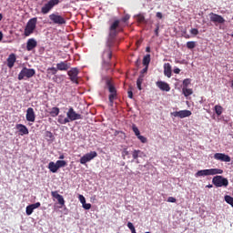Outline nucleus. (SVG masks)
<instances>
[{
  "instance_id": "f257e3e1",
  "label": "nucleus",
  "mask_w": 233,
  "mask_h": 233,
  "mask_svg": "<svg viewBox=\"0 0 233 233\" xmlns=\"http://www.w3.org/2000/svg\"><path fill=\"white\" fill-rule=\"evenodd\" d=\"M221 174H224L223 168H205L203 170H198L195 177L198 178L199 177L216 175V177H214L212 179L214 186H216V187H228L229 184L228 179V177H222Z\"/></svg>"
},
{
  "instance_id": "f03ea898",
  "label": "nucleus",
  "mask_w": 233,
  "mask_h": 233,
  "mask_svg": "<svg viewBox=\"0 0 233 233\" xmlns=\"http://www.w3.org/2000/svg\"><path fill=\"white\" fill-rule=\"evenodd\" d=\"M121 32H124V25H122L119 19H115V21L111 22L109 25L108 45H113L114 46L116 44V35Z\"/></svg>"
},
{
  "instance_id": "7ed1b4c3",
  "label": "nucleus",
  "mask_w": 233,
  "mask_h": 233,
  "mask_svg": "<svg viewBox=\"0 0 233 233\" xmlns=\"http://www.w3.org/2000/svg\"><path fill=\"white\" fill-rule=\"evenodd\" d=\"M113 45H109V35H107V40L106 42V48L103 51L102 59H103V66L106 69L110 68L111 66V59L113 56Z\"/></svg>"
},
{
  "instance_id": "20e7f679",
  "label": "nucleus",
  "mask_w": 233,
  "mask_h": 233,
  "mask_svg": "<svg viewBox=\"0 0 233 233\" xmlns=\"http://www.w3.org/2000/svg\"><path fill=\"white\" fill-rule=\"evenodd\" d=\"M106 85L110 93L108 96V100H109L111 106H113L114 100L117 97L116 87L115 86L114 82L111 78H107V80L106 81Z\"/></svg>"
},
{
  "instance_id": "39448f33",
  "label": "nucleus",
  "mask_w": 233,
  "mask_h": 233,
  "mask_svg": "<svg viewBox=\"0 0 233 233\" xmlns=\"http://www.w3.org/2000/svg\"><path fill=\"white\" fill-rule=\"evenodd\" d=\"M36 25H37V17H32V19H29V21H27V24L25 25L24 35L26 36L33 35V33L36 28Z\"/></svg>"
},
{
  "instance_id": "423d86ee",
  "label": "nucleus",
  "mask_w": 233,
  "mask_h": 233,
  "mask_svg": "<svg viewBox=\"0 0 233 233\" xmlns=\"http://www.w3.org/2000/svg\"><path fill=\"white\" fill-rule=\"evenodd\" d=\"M35 74H36L35 69L26 68V66H25L18 74V80L31 79V77H34Z\"/></svg>"
},
{
  "instance_id": "0eeeda50",
  "label": "nucleus",
  "mask_w": 233,
  "mask_h": 233,
  "mask_svg": "<svg viewBox=\"0 0 233 233\" xmlns=\"http://www.w3.org/2000/svg\"><path fill=\"white\" fill-rule=\"evenodd\" d=\"M59 3H60V0H50L46 2V4H44L43 6H41V13L43 15H47V13H50L51 10H53V8L56 5H58Z\"/></svg>"
},
{
  "instance_id": "6e6552de",
  "label": "nucleus",
  "mask_w": 233,
  "mask_h": 233,
  "mask_svg": "<svg viewBox=\"0 0 233 233\" xmlns=\"http://www.w3.org/2000/svg\"><path fill=\"white\" fill-rule=\"evenodd\" d=\"M49 19L57 25H65L66 24V17L59 15V13H52L49 15Z\"/></svg>"
},
{
  "instance_id": "1a4fd4ad",
  "label": "nucleus",
  "mask_w": 233,
  "mask_h": 233,
  "mask_svg": "<svg viewBox=\"0 0 233 233\" xmlns=\"http://www.w3.org/2000/svg\"><path fill=\"white\" fill-rule=\"evenodd\" d=\"M66 116L68 123H70V121L82 120L83 118V116L81 114H77L74 107H69L68 111L66 112Z\"/></svg>"
},
{
  "instance_id": "9d476101",
  "label": "nucleus",
  "mask_w": 233,
  "mask_h": 233,
  "mask_svg": "<svg viewBox=\"0 0 233 233\" xmlns=\"http://www.w3.org/2000/svg\"><path fill=\"white\" fill-rule=\"evenodd\" d=\"M97 157V152L96 150L89 152L88 154L83 155V157L80 158V164L81 165H86L89 161L96 158Z\"/></svg>"
},
{
  "instance_id": "9b49d317",
  "label": "nucleus",
  "mask_w": 233,
  "mask_h": 233,
  "mask_svg": "<svg viewBox=\"0 0 233 233\" xmlns=\"http://www.w3.org/2000/svg\"><path fill=\"white\" fill-rule=\"evenodd\" d=\"M67 74L69 76V79L71 80V82L76 83V84L79 83V81H78L79 69L78 68H71V69H69Z\"/></svg>"
},
{
  "instance_id": "f8f14e48",
  "label": "nucleus",
  "mask_w": 233,
  "mask_h": 233,
  "mask_svg": "<svg viewBox=\"0 0 233 233\" xmlns=\"http://www.w3.org/2000/svg\"><path fill=\"white\" fill-rule=\"evenodd\" d=\"M171 116L180 118L190 117V116H192V111H188L187 109H185L184 111H174L171 112Z\"/></svg>"
},
{
  "instance_id": "ddd939ff",
  "label": "nucleus",
  "mask_w": 233,
  "mask_h": 233,
  "mask_svg": "<svg viewBox=\"0 0 233 233\" xmlns=\"http://www.w3.org/2000/svg\"><path fill=\"white\" fill-rule=\"evenodd\" d=\"M210 21L214 24H224L226 21L221 15H217L216 13H210Z\"/></svg>"
},
{
  "instance_id": "4468645a",
  "label": "nucleus",
  "mask_w": 233,
  "mask_h": 233,
  "mask_svg": "<svg viewBox=\"0 0 233 233\" xmlns=\"http://www.w3.org/2000/svg\"><path fill=\"white\" fill-rule=\"evenodd\" d=\"M57 71H67L70 68L71 64H68L67 60H64L56 64Z\"/></svg>"
},
{
  "instance_id": "2eb2a0df",
  "label": "nucleus",
  "mask_w": 233,
  "mask_h": 233,
  "mask_svg": "<svg viewBox=\"0 0 233 233\" xmlns=\"http://www.w3.org/2000/svg\"><path fill=\"white\" fill-rule=\"evenodd\" d=\"M214 158L218 159L219 161H225L226 163H229L231 161L229 155L226 154H215Z\"/></svg>"
},
{
  "instance_id": "dca6fc26",
  "label": "nucleus",
  "mask_w": 233,
  "mask_h": 233,
  "mask_svg": "<svg viewBox=\"0 0 233 233\" xmlns=\"http://www.w3.org/2000/svg\"><path fill=\"white\" fill-rule=\"evenodd\" d=\"M37 46V40L31 38L28 39L26 42V50L27 51H32L35 50V48H36Z\"/></svg>"
},
{
  "instance_id": "f3484780",
  "label": "nucleus",
  "mask_w": 233,
  "mask_h": 233,
  "mask_svg": "<svg viewBox=\"0 0 233 233\" xmlns=\"http://www.w3.org/2000/svg\"><path fill=\"white\" fill-rule=\"evenodd\" d=\"M41 206V202H35V204H30L29 206L26 207L25 212L27 216L32 215L34 210L35 208H38V207Z\"/></svg>"
},
{
  "instance_id": "a211bd4d",
  "label": "nucleus",
  "mask_w": 233,
  "mask_h": 233,
  "mask_svg": "<svg viewBox=\"0 0 233 233\" xmlns=\"http://www.w3.org/2000/svg\"><path fill=\"white\" fill-rule=\"evenodd\" d=\"M157 86H158V88L161 91H166V92H168L171 89L170 85H168V83L163 82V81L157 82Z\"/></svg>"
},
{
  "instance_id": "6ab92c4d",
  "label": "nucleus",
  "mask_w": 233,
  "mask_h": 233,
  "mask_svg": "<svg viewBox=\"0 0 233 233\" xmlns=\"http://www.w3.org/2000/svg\"><path fill=\"white\" fill-rule=\"evenodd\" d=\"M25 117L27 121L34 122L35 120V114L33 107H27Z\"/></svg>"
},
{
  "instance_id": "aec40b11",
  "label": "nucleus",
  "mask_w": 233,
  "mask_h": 233,
  "mask_svg": "<svg viewBox=\"0 0 233 233\" xmlns=\"http://www.w3.org/2000/svg\"><path fill=\"white\" fill-rule=\"evenodd\" d=\"M51 195L53 198H56L58 201V204H60V206H65L66 201H65V198L62 197V195H60L57 191L55 192H51Z\"/></svg>"
},
{
  "instance_id": "412c9836",
  "label": "nucleus",
  "mask_w": 233,
  "mask_h": 233,
  "mask_svg": "<svg viewBox=\"0 0 233 233\" xmlns=\"http://www.w3.org/2000/svg\"><path fill=\"white\" fill-rule=\"evenodd\" d=\"M15 127L19 131L21 136H26L29 134L28 127H26V126L25 125L19 124V125H16Z\"/></svg>"
},
{
  "instance_id": "4be33fe9",
  "label": "nucleus",
  "mask_w": 233,
  "mask_h": 233,
  "mask_svg": "<svg viewBox=\"0 0 233 233\" xmlns=\"http://www.w3.org/2000/svg\"><path fill=\"white\" fill-rule=\"evenodd\" d=\"M15 62H16L15 55H14V54L9 55L8 57H7V66H8V68H13Z\"/></svg>"
},
{
  "instance_id": "5701e85b",
  "label": "nucleus",
  "mask_w": 233,
  "mask_h": 233,
  "mask_svg": "<svg viewBox=\"0 0 233 233\" xmlns=\"http://www.w3.org/2000/svg\"><path fill=\"white\" fill-rule=\"evenodd\" d=\"M164 75L168 78L172 77V66L170 64L164 65Z\"/></svg>"
},
{
  "instance_id": "b1692460",
  "label": "nucleus",
  "mask_w": 233,
  "mask_h": 233,
  "mask_svg": "<svg viewBox=\"0 0 233 233\" xmlns=\"http://www.w3.org/2000/svg\"><path fill=\"white\" fill-rule=\"evenodd\" d=\"M48 168L49 170L53 173V174H56L57 172V161L56 163H54V161H51L48 164Z\"/></svg>"
},
{
  "instance_id": "393cba45",
  "label": "nucleus",
  "mask_w": 233,
  "mask_h": 233,
  "mask_svg": "<svg viewBox=\"0 0 233 233\" xmlns=\"http://www.w3.org/2000/svg\"><path fill=\"white\" fill-rule=\"evenodd\" d=\"M59 113H60V109L57 106L52 107L51 111H49L51 117H57V116H59Z\"/></svg>"
},
{
  "instance_id": "a878e982",
  "label": "nucleus",
  "mask_w": 233,
  "mask_h": 233,
  "mask_svg": "<svg viewBox=\"0 0 233 233\" xmlns=\"http://www.w3.org/2000/svg\"><path fill=\"white\" fill-rule=\"evenodd\" d=\"M182 93L184 94L185 97H188V96H192L193 89L189 87H182Z\"/></svg>"
},
{
  "instance_id": "bb28decb",
  "label": "nucleus",
  "mask_w": 233,
  "mask_h": 233,
  "mask_svg": "<svg viewBox=\"0 0 233 233\" xmlns=\"http://www.w3.org/2000/svg\"><path fill=\"white\" fill-rule=\"evenodd\" d=\"M57 121L60 125H66V123H69L68 116L65 117V116H58Z\"/></svg>"
},
{
  "instance_id": "cd10ccee",
  "label": "nucleus",
  "mask_w": 233,
  "mask_h": 233,
  "mask_svg": "<svg viewBox=\"0 0 233 233\" xmlns=\"http://www.w3.org/2000/svg\"><path fill=\"white\" fill-rule=\"evenodd\" d=\"M150 55H147L143 57V65H145L147 66V68L148 69V65L150 64Z\"/></svg>"
},
{
  "instance_id": "c85d7f7f",
  "label": "nucleus",
  "mask_w": 233,
  "mask_h": 233,
  "mask_svg": "<svg viewBox=\"0 0 233 233\" xmlns=\"http://www.w3.org/2000/svg\"><path fill=\"white\" fill-rule=\"evenodd\" d=\"M143 79H144V76H142L141 73H140V76L137 80V86L139 90L142 89Z\"/></svg>"
},
{
  "instance_id": "c756f323",
  "label": "nucleus",
  "mask_w": 233,
  "mask_h": 233,
  "mask_svg": "<svg viewBox=\"0 0 233 233\" xmlns=\"http://www.w3.org/2000/svg\"><path fill=\"white\" fill-rule=\"evenodd\" d=\"M142 154H143L142 150H139V149H135L132 152L134 159H138V157H141Z\"/></svg>"
},
{
  "instance_id": "7c9ffc66",
  "label": "nucleus",
  "mask_w": 233,
  "mask_h": 233,
  "mask_svg": "<svg viewBox=\"0 0 233 233\" xmlns=\"http://www.w3.org/2000/svg\"><path fill=\"white\" fill-rule=\"evenodd\" d=\"M215 113L217 114V116H221V114H223V106H221V105H216Z\"/></svg>"
},
{
  "instance_id": "2f4dec72",
  "label": "nucleus",
  "mask_w": 233,
  "mask_h": 233,
  "mask_svg": "<svg viewBox=\"0 0 233 233\" xmlns=\"http://www.w3.org/2000/svg\"><path fill=\"white\" fill-rule=\"evenodd\" d=\"M56 166H57V170H58V168H60V167H65L66 166V161L62 160V159L59 158V159L56 161Z\"/></svg>"
},
{
  "instance_id": "473e14b6",
  "label": "nucleus",
  "mask_w": 233,
  "mask_h": 233,
  "mask_svg": "<svg viewBox=\"0 0 233 233\" xmlns=\"http://www.w3.org/2000/svg\"><path fill=\"white\" fill-rule=\"evenodd\" d=\"M196 42H194L193 40L187 42V46L189 50H193V48H196Z\"/></svg>"
},
{
  "instance_id": "72a5a7b5",
  "label": "nucleus",
  "mask_w": 233,
  "mask_h": 233,
  "mask_svg": "<svg viewBox=\"0 0 233 233\" xmlns=\"http://www.w3.org/2000/svg\"><path fill=\"white\" fill-rule=\"evenodd\" d=\"M225 201H226V203H228L231 207H233V197H230L229 195H226L225 196Z\"/></svg>"
},
{
  "instance_id": "f704fd0d",
  "label": "nucleus",
  "mask_w": 233,
  "mask_h": 233,
  "mask_svg": "<svg viewBox=\"0 0 233 233\" xmlns=\"http://www.w3.org/2000/svg\"><path fill=\"white\" fill-rule=\"evenodd\" d=\"M132 129H133V132L135 133V136H137V138H139L140 130L138 129L137 126L132 125Z\"/></svg>"
},
{
  "instance_id": "c9c22d12",
  "label": "nucleus",
  "mask_w": 233,
  "mask_h": 233,
  "mask_svg": "<svg viewBox=\"0 0 233 233\" xmlns=\"http://www.w3.org/2000/svg\"><path fill=\"white\" fill-rule=\"evenodd\" d=\"M129 155H130V152L127 149V147H124V149L122 150V157H123V159H126L127 157H129Z\"/></svg>"
},
{
  "instance_id": "e433bc0d",
  "label": "nucleus",
  "mask_w": 233,
  "mask_h": 233,
  "mask_svg": "<svg viewBox=\"0 0 233 233\" xmlns=\"http://www.w3.org/2000/svg\"><path fill=\"white\" fill-rule=\"evenodd\" d=\"M47 74H52L53 76L57 74V66L56 68L55 66H52L51 68H47Z\"/></svg>"
},
{
  "instance_id": "4c0bfd02",
  "label": "nucleus",
  "mask_w": 233,
  "mask_h": 233,
  "mask_svg": "<svg viewBox=\"0 0 233 233\" xmlns=\"http://www.w3.org/2000/svg\"><path fill=\"white\" fill-rule=\"evenodd\" d=\"M191 83V78H185L183 81V88H187Z\"/></svg>"
},
{
  "instance_id": "58836bf2",
  "label": "nucleus",
  "mask_w": 233,
  "mask_h": 233,
  "mask_svg": "<svg viewBox=\"0 0 233 233\" xmlns=\"http://www.w3.org/2000/svg\"><path fill=\"white\" fill-rule=\"evenodd\" d=\"M138 140H140L141 143H147V137H144L143 135H141L140 132H139V136H138Z\"/></svg>"
},
{
  "instance_id": "ea45409f",
  "label": "nucleus",
  "mask_w": 233,
  "mask_h": 233,
  "mask_svg": "<svg viewBox=\"0 0 233 233\" xmlns=\"http://www.w3.org/2000/svg\"><path fill=\"white\" fill-rule=\"evenodd\" d=\"M137 21L139 22V23L146 22L144 15H137Z\"/></svg>"
},
{
  "instance_id": "a19ab883",
  "label": "nucleus",
  "mask_w": 233,
  "mask_h": 233,
  "mask_svg": "<svg viewBox=\"0 0 233 233\" xmlns=\"http://www.w3.org/2000/svg\"><path fill=\"white\" fill-rule=\"evenodd\" d=\"M78 199H79L80 203H82L83 208H85L86 198L83 195H79Z\"/></svg>"
},
{
  "instance_id": "79ce46f5",
  "label": "nucleus",
  "mask_w": 233,
  "mask_h": 233,
  "mask_svg": "<svg viewBox=\"0 0 233 233\" xmlns=\"http://www.w3.org/2000/svg\"><path fill=\"white\" fill-rule=\"evenodd\" d=\"M46 137L49 138V139H52V138H54V134H52V132L50 130H46Z\"/></svg>"
},
{
  "instance_id": "37998d69",
  "label": "nucleus",
  "mask_w": 233,
  "mask_h": 233,
  "mask_svg": "<svg viewBox=\"0 0 233 233\" xmlns=\"http://www.w3.org/2000/svg\"><path fill=\"white\" fill-rule=\"evenodd\" d=\"M127 227H128L129 230H131V233H134L135 227H134L133 222H127Z\"/></svg>"
},
{
  "instance_id": "c03bdc74",
  "label": "nucleus",
  "mask_w": 233,
  "mask_h": 233,
  "mask_svg": "<svg viewBox=\"0 0 233 233\" xmlns=\"http://www.w3.org/2000/svg\"><path fill=\"white\" fill-rule=\"evenodd\" d=\"M190 33L193 35H198L199 31L198 30V28H191Z\"/></svg>"
},
{
  "instance_id": "a18cd8bd",
  "label": "nucleus",
  "mask_w": 233,
  "mask_h": 233,
  "mask_svg": "<svg viewBox=\"0 0 233 233\" xmlns=\"http://www.w3.org/2000/svg\"><path fill=\"white\" fill-rule=\"evenodd\" d=\"M167 202L168 203H177V199L174 197H169V198H167Z\"/></svg>"
},
{
  "instance_id": "49530a36",
  "label": "nucleus",
  "mask_w": 233,
  "mask_h": 233,
  "mask_svg": "<svg viewBox=\"0 0 233 233\" xmlns=\"http://www.w3.org/2000/svg\"><path fill=\"white\" fill-rule=\"evenodd\" d=\"M91 207H92L91 204L86 203V200H85L84 208L86 210H90Z\"/></svg>"
},
{
  "instance_id": "de8ad7c7",
  "label": "nucleus",
  "mask_w": 233,
  "mask_h": 233,
  "mask_svg": "<svg viewBox=\"0 0 233 233\" xmlns=\"http://www.w3.org/2000/svg\"><path fill=\"white\" fill-rule=\"evenodd\" d=\"M147 71H148L147 66H145V68H143L142 71H140V75L144 76V74L147 73Z\"/></svg>"
},
{
  "instance_id": "09e8293b",
  "label": "nucleus",
  "mask_w": 233,
  "mask_h": 233,
  "mask_svg": "<svg viewBox=\"0 0 233 233\" xmlns=\"http://www.w3.org/2000/svg\"><path fill=\"white\" fill-rule=\"evenodd\" d=\"M128 19H130V16L128 15H126V16L122 17V22H127Z\"/></svg>"
},
{
  "instance_id": "8fccbe9b",
  "label": "nucleus",
  "mask_w": 233,
  "mask_h": 233,
  "mask_svg": "<svg viewBox=\"0 0 233 233\" xmlns=\"http://www.w3.org/2000/svg\"><path fill=\"white\" fill-rule=\"evenodd\" d=\"M156 16L158 17L159 19H162L163 15H162L161 11H157Z\"/></svg>"
},
{
  "instance_id": "3c124183",
  "label": "nucleus",
  "mask_w": 233,
  "mask_h": 233,
  "mask_svg": "<svg viewBox=\"0 0 233 233\" xmlns=\"http://www.w3.org/2000/svg\"><path fill=\"white\" fill-rule=\"evenodd\" d=\"M155 35H159V25H157V27L155 28Z\"/></svg>"
},
{
  "instance_id": "603ef678",
  "label": "nucleus",
  "mask_w": 233,
  "mask_h": 233,
  "mask_svg": "<svg viewBox=\"0 0 233 233\" xmlns=\"http://www.w3.org/2000/svg\"><path fill=\"white\" fill-rule=\"evenodd\" d=\"M127 96L129 98H133V91H128Z\"/></svg>"
},
{
  "instance_id": "864d4df0",
  "label": "nucleus",
  "mask_w": 233,
  "mask_h": 233,
  "mask_svg": "<svg viewBox=\"0 0 233 233\" xmlns=\"http://www.w3.org/2000/svg\"><path fill=\"white\" fill-rule=\"evenodd\" d=\"M180 71H181V69H179V68H174V73L175 74H179Z\"/></svg>"
},
{
  "instance_id": "5fc2aeb1",
  "label": "nucleus",
  "mask_w": 233,
  "mask_h": 233,
  "mask_svg": "<svg viewBox=\"0 0 233 233\" xmlns=\"http://www.w3.org/2000/svg\"><path fill=\"white\" fill-rule=\"evenodd\" d=\"M59 159L65 160V155L64 154L60 155Z\"/></svg>"
},
{
  "instance_id": "6e6d98bb",
  "label": "nucleus",
  "mask_w": 233,
  "mask_h": 233,
  "mask_svg": "<svg viewBox=\"0 0 233 233\" xmlns=\"http://www.w3.org/2000/svg\"><path fill=\"white\" fill-rule=\"evenodd\" d=\"M3 36H4L3 33H2V31H0V42L3 41Z\"/></svg>"
},
{
  "instance_id": "4d7b16f0",
  "label": "nucleus",
  "mask_w": 233,
  "mask_h": 233,
  "mask_svg": "<svg viewBox=\"0 0 233 233\" xmlns=\"http://www.w3.org/2000/svg\"><path fill=\"white\" fill-rule=\"evenodd\" d=\"M207 187H208V188H212V187H213V186H212V184H208V186H207Z\"/></svg>"
},
{
  "instance_id": "13d9d810",
  "label": "nucleus",
  "mask_w": 233,
  "mask_h": 233,
  "mask_svg": "<svg viewBox=\"0 0 233 233\" xmlns=\"http://www.w3.org/2000/svg\"><path fill=\"white\" fill-rule=\"evenodd\" d=\"M2 19H3V15L2 13H0V21H2Z\"/></svg>"
},
{
  "instance_id": "bf43d9fd",
  "label": "nucleus",
  "mask_w": 233,
  "mask_h": 233,
  "mask_svg": "<svg viewBox=\"0 0 233 233\" xmlns=\"http://www.w3.org/2000/svg\"><path fill=\"white\" fill-rule=\"evenodd\" d=\"M57 77H53L54 82H56Z\"/></svg>"
},
{
  "instance_id": "052dcab7",
  "label": "nucleus",
  "mask_w": 233,
  "mask_h": 233,
  "mask_svg": "<svg viewBox=\"0 0 233 233\" xmlns=\"http://www.w3.org/2000/svg\"><path fill=\"white\" fill-rule=\"evenodd\" d=\"M133 233H137L136 227H134Z\"/></svg>"
},
{
  "instance_id": "680f3d73",
  "label": "nucleus",
  "mask_w": 233,
  "mask_h": 233,
  "mask_svg": "<svg viewBox=\"0 0 233 233\" xmlns=\"http://www.w3.org/2000/svg\"><path fill=\"white\" fill-rule=\"evenodd\" d=\"M149 50H150V48H149V47H147V51H149Z\"/></svg>"
},
{
  "instance_id": "e2e57ef3",
  "label": "nucleus",
  "mask_w": 233,
  "mask_h": 233,
  "mask_svg": "<svg viewBox=\"0 0 233 233\" xmlns=\"http://www.w3.org/2000/svg\"><path fill=\"white\" fill-rule=\"evenodd\" d=\"M138 62H139V60H137V63H136V64L138 65Z\"/></svg>"
},
{
  "instance_id": "0e129e2a",
  "label": "nucleus",
  "mask_w": 233,
  "mask_h": 233,
  "mask_svg": "<svg viewBox=\"0 0 233 233\" xmlns=\"http://www.w3.org/2000/svg\"><path fill=\"white\" fill-rule=\"evenodd\" d=\"M231 86H233V81L231 82Z\"/></svg>"
},
{
  "instance_id": "69168bd1",
  "label": "nucleus",
  "mask_w": 233,
  "mask_h": 233,
  "mask_svg": "<svg viewBox=\"0 0 233 233\" xmlns=\"http://www.w3.org/2000/svg\"><path fill=\"white\" fill-rule=\"evenodd\" d=\"M146 233H151L150 231H146Z\"/></svg>"
},
{
  "instance_id": "338daca9",
  "label": "nucleus",
  "mask_w": 233,
  "mask_h": 233,
  "mask_svg": "<svg viewBox=\"0 0 233 233\" xmlns=\"http://www.w3.org/2000/svg\"><path fill=\"white\" fill-rule=\"evenodd\" d=\"M231 37H233V33H232V35H231Z\"/></svg>"
}]
</instances>
